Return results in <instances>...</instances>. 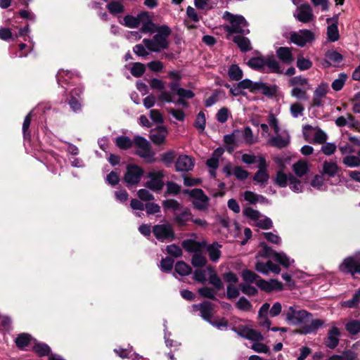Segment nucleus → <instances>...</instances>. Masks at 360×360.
<instances>
[{
    "instance_id": "nucleus-48",
    "label": "nucleus",
    "mask_w": 360,
    "mask_h": 360,
    "mask_svg": "<svg viewBox=\"0 0 360 360\" xmlns=\"http://www.w3.org/2000/svg\"><path fill=\"white\" fill-rule=\"evenodd\" d=\"M288 176H287L282 170H279L276 173L275 184L280 188H285L288 184Z\"/></svg>"
},
{
    "instance_id": "nucleus-44",
    "label": "nucleus",
    "mask_w": 360,
    "mask_h": 360,
    "mask_svg": "<svg viewBox=\"0 0 360 360\" xmlns=\"http://www.w3.org/2000/svg\"><path fill=\"white\" fill-rule=\"evenodd\" d=\"M198 294L205 298H208L212 300H217L215 297L216 292L211 288L205 286L198 290Z\"/></svg>"
},
{
    "instance_id": "nucleus-10",
    "label": "nucleus",
    "mask_w": 360,
    "mask_h": 360,
    "mask_svg": "<svg viewBox=\"0 0 360 360\" xmlns=\"http://www.w3.org/2000/svg\"><path fill=\"white\" fill-rule=\"evenodd\" d=\"M278 90L276 85L269 86L262 82H254L249 79V91L255 94L260 93L269 98L276 96Z\"/></svg>"
},
{
    "instance_id": "nucleus-30",
    "label": "nucleus",
    "mask_w": 360,
    "mask_h": 360,
    "mask_svg": "<svg viewBox=\"0 0 360 360\" xmlns=\"http://www.w3.org/2000/svg\"><path fill=\"white\" fill-rule=\"evenodd\" d=\"M175 271L181 276H188L191 271V267L183 261H179L174 266Z\"/></svg>"
},
{
    "instance_id": "nucleus-2",
    "label": "nucleus",
    "mask_w": 360,
    "mask_h": 360,
    "mask_svg": "<svg viewBox=\"0 0 360 360\" xmlns=\"http://www.w3.org/2000/svg\"><path fill=\"white\" fill-rule=\"evenodd\" d=\"M249 67L262 72L283 73L279 62L272 53L266 56L259 55L251 58L249 59Z\"/></svg>"
},
{
    "instance_id": "nucleus-45",
    "label": "nucleus",
    "mask_w": 360,
    "mask_h": 360,
    "mask_svg": "<svg viewBox=\"0 0 360 360\" xmlns=\"http://www.w3.org/2000/svg\"><path fill=\"white\" fill-rule=\"evenodd\" d=\"M174 260L170 257L162 258L160 261V268L162 272L169 273L172 270Z\"/></svg>"
},
{
    "instance_id": "nucleus-8",
    "label": "nucleus",
    "mask_w": 360,
    "mask_h": 360,
    "mask_svg": "<svg viewBox=\"0 0 360 360\" xmlns=\"http://www.w3.org/2000/svg\"><path fill=\"white\" fill-rule=\"evenodd\" d=\"M223 18L225 20L230 22V25H224V30L229 34H243L241 25L245 22V19L242 15H235L229 11L224 13Z\"/></svg>"
},
{
    "instance_id": "nucleus-6",
    "label": "nucleus",
    "mask_w": 360,
    "mask_h": 360,
    "mask_svg": "<svg viewBox=\"0 0 360 360\" xmlns=\"http://www.w3.org/2000/svg\"><path fill=\"white\" fill-rule=\"evenodd\" d=\"M152 232L155 238L162 243H169L176 238L173 226L169 223L154 225Z\"/></svg>"
},
{
    "instance_id": "nucleus-14",
    "label": "nucleus",
    "mask_w": 360,
    "mask_h": 360,
    "mask_svg": "<svg viewBox=\"0 0 360 360\" xmlns=\"http://www.w3.org/2000/svg\"><path fill=\"white\" fill-rule=\"evenodd\" d=\"M149 180L146 182V186L152 191H161L164 186L162 171L150 172L148 174Z\"/></svg>"
},
{
    "instance_id": "nucleus-59",
    "label": "nucleus",
    "mask_w": 360,
    "mask_h": 360,
    "mask_svg": "<svg viewBox=\"0 0 360 360\" xmlns=\"http://www.w3.org/2000/svg\"><path fill=\"white\" fill-rule=\"evenodd\" d=\"M277 252L265 243H262L261 255L264 257H273L274 259Z\"/></svg>"
},
{
    "instance_id": "nucleus-24",
    "label": "nucleus",
    "mask_w": 360,
    "mask_h": 360,
    "mask_svg": "<svg viewBox=\"0 0 360 360\" xmlns=\"http://www.w3.org/2000/svg\"><path fill=\"white\" fill-rule=\"evenodd\" d=\"M203 248H206L207 252L208 253L210 259L212 262H217L221 257V245L218 243L217 242H214L212 244L207 245L205 243V246Z\"/></svg>"
},
{
    "instance_id": "nucleus-1",
    "label": "nucleus",
    "mask_w": 360,
    "mask_h": 360,
    "mask_svg": "<svg viewBox=\"0 0 360 360\" xmlns=\"http://www.w3.org/2000/svg\"><path fill=\"white\" fill-rule=\"evenodd\" d=\"M156 34L152 39H143V43L150 52L160 53L169 47L168 37L172 33L171 28L166 25L156 27Z\"/></svg>"
},
{
    "instance_id": "nucleus-58",
    "label": "nucleus",
    "mask_w": 360,
    "mask_h": 360,
    "mask_svg": "<svg viewBox=\"0 0 360 360\" xmlns=\"http://www.w3.org/2000/svg\"><path fill=\"white\" fill-rule=\"evenodd\" d=\"M134 53L139 57L146 58L149 55V51H147V48L145 45L139 44L133 47Z\"/></svg>"
},
{
    "instance_id": "nucleus-32",
    "label": "nucleus",
    "mask_w": 360,
    "mask_h": 360,
    "mask_svg": "<svg viewBox=\"0 0 360 360\" xmlns=\"http://www.w3.org/2000/svg\"><path fill=\"white\" fill-rule=\"evenodd\" d=\"M31 336L27 333H21L17 336L15 340V343L18 348L23 349L27 347L30 342Z\"/></svg>"
},
{
    "instance_id": "nucleus-41",
    "label": "nucleus",
    "mask_w": 360,
    "mask_h": 360,
    "mask_svg": "<svg viewBox=\"0 0 360 360\" xmlns=\"http://www.w3.org/2000/svg\"><path fill=\"white\" fill-rule=\"evenodd\" d=\"M146 72L145 65L141 63H134L130 70L131 74L135 77H141Z\"/></svg>"
},
{
    "instance_id": "nucleus-27",
    "label": "nucleus",
    "mask_w": 360,
    "mask_h": 360,
    "mask_svg": "<svg viewBox=\"0 0 360 360\" xmlns=\"http://www.w3.org/2000/svg\"><path fill=\"white\" fill-rule=\"evenodd\" d=\"M240 133L239 130H235L231 134L224 135V141L227 146L226 149L229 153H232L234 150L236 145V138Z\"/></svg>"
},
{
    "instance_id": "nucleus-46",
    "label": "nucleus",
    "mask_w": 360,
    "mask_h": 360,
    "mask_svg": "<svg viewBox=\"0 0 360 360\" xmlns=\"http://www.w3.org/2000/svg\"><path fill=\"white\" fill-rule=\"evenodd\" d=\"M345 329L351 335H357L360 332V321L359 320L349 321L345 325Z\"/></svg>"
},
{
    "instance_id": "nucleus-15",
    "label": "nucleus",
    "mask_w": 360,
    "mask_h": 360,
    "mask_svg": "<svg viewBox=\"0 0 360 360\" xmlns=\"http://www.w3.org/2000/svg\"><path fill=\"white\" fill-rule=\"evenodd\" d=\"M223 172L227 177L234 176L239 181H243L248 178V171L240 166L233 167L231 163L226 164L223 167Z\"/></svg>"
},
{
    "instance_id": "nucleus-52",
    "label": "nucleus",
    "mask_w": 360,
    "mask_h": 360,
    "mask_svg": "<svg viewBox=\"0 0 360 360\" xmlns=\"http://www.w3.org/2000/svg\"><path fill=\"white\" fill-rule=\"evenodd\" d=\"M233 41L238 46L242 51H248V41L245 37L241 36L240 34H237V35L233 37Z\"/></svg>"
},
{
    "instance_id": "nucleus-7",
    "label": "nucleus",
    "mask_w": 360,
    "mask_h": 360,
    "mask_svg": "<svg viewBox=\"0 0 360 360\" xmlns=\"http://www.w3.org/2000/svg\"><path fill=\"white\" fill-rule=\"evenodd\" d=\"M184 194H187L193 199V207L198 210H205L209 206L210 198L200 188L184 189Z\"/></svg>"
},
{
    "instance_id": "nucleus-26",
    "label": "nucleus",
    "mask_w": 360,
    "mask_h": 360,
    "mask_svg": "<svg viewBox=\"0 0 360 360\" xmlns=\"http://www.w3.org/2000/svg\"><path fill=\"white\" fill-rule=\"evenodd\" d=\"M340 171V167L335 162L324 161L322 167V175H327L329 177H334Z\"/></svg>"
},
{
    "instance_id": "nucleus-36",
    "label": "nucleus",
    "mask_w": 360,
    "mask_h": 360,
    "mask_svg": "<svg viewBox=\"0 0 360 360\" xmlns=\"http://www.w3.org/2000/svg\"><path fill=\"white\" fill-rule=\"evenodd\" d=\"M72 77V73L68 70H60L56 75L57 82L60 86L63 83H68Z\"/></svg>"
},
{
    "instance_id": "nucleus-38",
    "label": "nucleus",
    "mask_w": 360,
    "mask_h": 360,
    "mask_svg": "<svg viewBox=\"0 0 360 360\" xmlns=\"http://www.w3.org/2000/svg\"><path fill=\"white\" fill-rule=\"evenodd\" d=\"M325 56L328 60L336 64L340 63L343 60L342 55L333 49L328 50L325 53Z\"/></svg>"
},
{
    "instance_id": "nucleus-35",
    "label": "nucleus",
    "mask_w": 360,
    "mask_h": 360,
    "mask_svg": "<svg viewBox=\"0 0 360 360\" xmlns=\"http://www.w3.org/2000/svg\"><path fill=\"white\" fill-rule=\"evenodd\" d=\"M32 117V111H30L25 116L23 123H22V130L24 139H30L31 137V134H30V131L29 129H30Z\"/></svg>"
},
{
    "instance_id": "nucleus-64",
    "label": "nucleus",
    "mask_w": 360,
    "mask_h": 360,
    "mask_svg": "<svg viewBox=\"0 0 360 360\" xmlns=\"http://www.w3.org/2000/svg\"><path fill=\"white\" fill-rule=\"evenodd\" d=\"M274 259L278 262L283 266L288 268L290 266L289 258L285 253L283 252H277L276 255Z\"/></svg>"
},
{
    "instance_id": "nucleus-19",
    "label": "nucleus",
    "mask_w": 360,
    "mask_h": 360,
    "mask_svg": "<svg viewBox=\"0 0 360 360\" xmlns=\"http://www.w3.org/2000/svg\"><path fill=\"white\" fill-rule=\"evenodd\" d=\"M258 171L255 174L253 180L262 184L266 183L269 179L266 171L267 164L265 158L259 159V164L257 165Z\"/></svg>"
},
{
    "instance_id": "nucleus-37",
    "label": "nucleus",
    "mask_w": 360,
    "mask_h": 360,
    "mask_svg": "<svg viewBox=\"0 0 360 360\" xmlns=\"http://www.w3.org/2000/svg\"><path fill=\"white\" fill-rule=\"evenodd\" d=\"M206 125L205 115L202 111H200L196 116L194 127L198 130L199 133H202L205 130Z\"/></svg>"
},
{
    "instance_id": "nucleus-40",
    "label": "nucleus",
    "mask_w": 360,
    "mask_h": 360,
    "mask_svg": "<svg viewBox=\"0 0 360 360\" xmlns=\"http://www.w3.org/2000/svg\"><path fill=\"white\" fill-rule=\"evenodd\" d=\"M107 8L108 11L113 15L120 14L124 12L123 5L117 1H112L108 4Z\"/></svg>"
},
{
    "instance_id": "nucleus-49",
    "label": "nucleus",
    "mask_w": 360,
    "mask_h": 360,
    "mask_svg": "<svg viewBox=\"0 0 360 360\" xmlns=\"http://www.w3.org/2000/svg\"><path fill=\"white\" fill-rule=\"evenodd\" d=\"M33 349L34 352L40 356H47L51 352V348L46 344L44 343L36 344Z\"/></svg>"
},
{
    "instance_id": "nucleus-39",
    "label": "nucleus",
    "mask_w": 360,
    "mask_h": 360,
    "mask_svg": "<svg viewBox=\"0 0 360 360\" xmlns=\"http://www.w3.org/2000/svg\"><path fill=\"white\" fill-rule=\"evenodd\" d=\"M288 179L290 183V188L292 191L296 193L302 192V182L297 177L290 174L288 175Z\"/></svg>"
},
{
    "instance_id": "nucleus-56",
    "label": "nucleus",
    "mask_w": 360,
    "mask_h": 360,
    "mask_svg": "<svg viewBox=\"0 0 360 360\" xmlns=\"http://www.w3.org/2000/svg\"><path fill=\"white\" fill-rule=\"evenodd\" d=\"M167 194L178 195L181 191V186L175 182L167 181L166 184Z\"/></svg>"
},
{
    "instance_id": "nucleus-51",
    "label": "nucleus",
    "mask_w": 360,
    "mask_h": 360,
    "mask_svg": "<svg viewBox=\"0 0 360 360\" xmlns=\"http://www.w3.org/2000/svg\"><path fill=\"white\" fill-rule=\"evenodd\" d=\"M342 162L349 167H356L360 165V158L354 155H347L343 158Z\"/></svg>"
},
{
    "instance_id": "nucleus-23",
    "label": "nucleus",
    "mask_w": 360,
    "mask_h": 360,
    "mask_svg": "<svg viewBox=\"0 0 360 360\" xmlns=\"http://www.w3.org/2000/svg\"><path fill=\"white\" fill-rule=\"evenodd\" d=\"M276 56L285 65H290L293 61V56L291 49L286 46H281L276 51Z\"/></svg>"
},
{
    "instance_id": "nucleus-4",
    "label": "nucleus",
    "mask_w": 360,
    "mask_h": 360,
    "mask_svg": "<svg viewBox=\"0 0 360 360\" xmlns=\"http://www.w3.org/2000/svg\"><path fill=\"white\" fill-rule=\"evenodd\" d=\"M255 285L262 291L271 293L274 291L279 292L283 290V284L277 279L266 281L253 271H249V283Z\"/></svg>"
},
{
    "instance_id": "nucleus-5",
    "label": "nucleus",
    "mask_w": 360,
    "mask_h": 360,
    "mask_svg": "<svg viewBox=\"0 0 360 360\" xmlns=\"http://www.w3.org/2000/svg\"><path fill=\"white\" fill-rule=\"evenodd\" d=\"M134 143L136 147V155L143 159L147 163L155 162V153L152 150L150 143L143 136H136Z\"/></svg>"
},
{
    "instance_id": "nucleus-54",
    "label": "nucleus",
    "mask_w": 360,
    "mask_h": 360,
    "mask_svg": "<svg viewBox=\"0 0 360 360\" xmlns=\"http://www.w3.org/2000/svg\"><path fill=\"white\" fill-rule=\"evenodd\" d=\"M209 283L212 285L217 290L224 288V285L221 278L214 272L210 275Z\"/></svg>"
},
{
    "instance_id": "nucleus-43",
    "label": "nucleus",
    "mask_w": 360,
    "mask_h": 360,
    "mask_svg": "<svg viewBox=\"0 0 360 360\" xmlns=\"http://www.w3.org/2000/svg\"><path fill=\"white\" fill-rule=\"evenodd\" d=\"M162 207L165 210H172L175 212L181 209L180 203L174 199H167L163 200Z\"/></svg>"
},
{
    "instance_id": "nucleus-22",
    "label": "nucleus",
    "mask_w": 360,
    "mask_h": 360,
    "mask_svg": "<svg viewBox=\"0 0 360 360\" xmlns=\"http://www.w3.org/2000/svg\"><path fill=\"white\" fill-rule=\"evenodd\" d=\"M340 332L338 328L333 326L332 327L328 333L327 340L326 341V345L330 349H335L339 344V336Z\"/></svg>"
},
{
    "instance_id": "nucleus-57",
    "label": "nucleus",
    "mask_w": 360,
    "mask_h": 360,
    "mask_svg": "<svg viewBox=\"0 0 360 360\" xmlns=\"http://www.w3.org/2000/svg\"><path fill=\"white\" fill-rule=\"evenodd\" d=\"M309 84L308 79L302 76L293 77L289 80V84L290 86H305Z\"/></svg>"
},
{
    "instance_id": "nucleus-62",
    "label": "nucleus",
    "mask_w": 360,
    "mask_h": 360,
    "mask_svg": "<svg viewBox=\"0 0 360 360\" xmlns=\"http://www.w3.org/2000/svg\"><path fill=\"white\" fill-rule=\"evenodd\" d=\"M328 90V86L326 83L322 82L319 86L315 89L314 92V96L319 98H323L326 96Z\"/></svg>"
},
{
    "instance_id": "nucleus-20",
    "label": "nucleus",
    "mask_w": 360,
    "mask_h": 360,
    "mask_svg": "<svg viewBox=\"0 0 360 360\" xmlns=\"http://www.w3.org/2000/svg\"><path fill=\"white\" fill-rule=\"evenodd\" d=\"M181 212H174V221L179 226H184L188 221L192 220V213L189 208L184 207L180 210Z\"/></svg>"
},
{
    "instance_id": "nucleus-13",
    "label": "nucleus",
    "mask_w": 360,
    "mask_h": 360,
    "mask_svg": "<svg viewBox=\"0 0 360 360\" xmlns=\"http://www.w3.org/2000/svg\"><path fill=\"white\" fill-rule=\"evenodd\" d=\"M290 41L300 46L303 47L307 42H311L314 39V33L309 30H301L300 33L295 32L290 34Z\"/></svg>"
},
{
    "instance_id": "nucleus-9",
    "label": "nucleus",
    "mask_w": 360,
    "mask_h": 360,
    "mask_svg": "<svg viewBox=\"0 0 360 360\" xmlns=\"http://www.w3.org/2000/svg\"><path fill=\"white\" fill-rule=\"evenodd\" d=\"M143 169L137 165L129 164L126 167V172L124 176V181L127 187L137 185L143 175Z\"/></svg>"
},
{
    "instance_id": "nucleus-21",
    "label": "nucleus",
    "mask_w": 360,
    "mask_h": 360,
    "mask_svg": "<svg viewBox=\"0 0 360 360\" xmlns=\"http://www.w3.org/2000/svg\"><path fill=\"white\" fill-rule=\"evenodd\" d=\"M255 268L257 271L264 274H267L269 271L278 274L281 271L280 266L273 263L271 260L267 261L266 263L257 262Z\"/></svg>"
},
{
    "instance_id": "nucleus-17",
    "label": "nucleus",
    "mask_w": 360,
    "mask_h": 360,
    "mask_svg": "<svg viewBox=\"0 0 360 360\" xmlns=\"http://www.w3.org/2000/svg\"><path fill=\"white\" fill-rule=\"evenodd\" d=\"M167 133L165 126H158L150 131V139L154 144L160 146L165 143Z\"/></svg>"
},
{
    "instance_id": "nucleus-3",
    "label": "nucleus",
    "mask_w": 360,
    "mask_h": 360,
    "mask_svg": "<svg viewBox=\"0 0 360 360\" xmlns=\"http://www.w3.org/2000/svg\"><path fill=\"white\" fill-rule=\"evenodd\" d=\"M283 316H285V321L292 326H299L305 324L309 321V318L312 314L304 310L300 309L297 305H292L285 309L283 313Z\"/></svg>"
},
{
    "instance_id": "nucleus-28",
    "label": "nucleus",
    "mask_w": 360,
    "mask_h": 360,
    "mask_svg": "<svg viewBox=\"0 0 360 360\" xmlns=\"http://www.w3.org/2000/svg\"><path fill=\"white\" fill-rule=\"evenodd\" d=\"M228 76L231 80L240 81L243 76V72L237 64H232L228 69Z\"/></svg>"
},
{
    "instance_id": "nucleus-11",
    "label": "nucleus",
    "mask_w": 360,
    "mask_h": 360,
    "mask_svg": "<svg viewBox=\"0 0 360 360\" xmlns=\"http://www.w3.org/2000/svg\"><path fill=\"white\" fill-rule=\"evenodd\" d=\"M339 269L342 273L352 276L360 275V262L354 257H347L340 265Z\"/></svg>"
},
{
    "instance_id": "nucleus-31",
    "label": "nucleus",
    "mask_w": 360,
    "mask_h": 360,
    "mask_svg": "<svg viewBox=\"0 0 360 360\" xmlns=\"http://www.w3.org/2000/svg\"><path fill=\"white\" fill-rule=\"evenodd\" d=\"M292 168L295 174L299 177L304 176L309 169L307 163L300 160L295 162L293 165Z\"/></svg>"
},
{
    "instance_id": "nucleus-53",
    "label": "nucleus",
    "mask_w": 360,
    "mask_h": 360,
    "mask_svg": "<svg viewBox=\"0 0 360 360\" xmlns=\"http://www.w3.org/2000/svg\"><path fill=\"white\" fill-rule=\"evenodd\" d=\"M270 143L272 146L281 149L285 148L288 145L289 141L284 139L283 137L278 136L273 137L271 139Z\"/></svg>"
},
{
    "instance_id": "nucleus-29",
    "label": "nucleus",
    "mask_w": 360,
    "mask_h": 360,
    "mask_svg": "<svg viewBox=\"0 0 360 360\" xmlns=\"http://www.w3.org/2000/svg\"><path fill=\"white\" fill-rule=\"evenodd\" d=\"M133 142L128 136H119L115 139V144L117 147L122 150H128L132 145Z\"/></svg>"
},
{
    "instance_id": "nucleus-42",
    "label": "nucleus",
    "mask_w": 360,
    "mask_h": 360,
    "mask_svg": "<svg viewBox=\"0 0 360 360\" xmlns=\"http://www.w3.org/2000/svg\"><path fill=\"white\" fill-rule=\"evenodd\" d=\"M347 76L345 73H340L338 75V78L335 79L331 84V87L333 90L338 91H340L347 80Z\"/></svg>"
},
{
    "instance_id": "nucleus-61",
    "label": "nucleus",
    "mask_w": 360,
    "mask_h": 360,
    "mask_svg": "<svg viewBox=\"0 0 360 360\" xmlns=\"http://www.w3.org/2000/svg\"><path fill=\"white\" fill-rule=\"evenodd\" d=\"M166 250L167 253L173 257H179L182 255V250L177 245L172 244L167 245Z\"/></svg>"
},
{
    "instance_id": "nucleus-47",
    "label": "nucleus",
    "mask_w": 360,
    "mask_h": 360,
    "mask_svg": "<svg viewBox=\"0 0 360 360\" xmlns=\"http://www.w3.org/2000/svg\"><path fill=\"white\" fill-rule=\"evenodd\" d=\"M297 67L301 71L307 70L312 67V62L302 56H298L297 60Z\"/></svg>"
},
{
    "instance_id": "nucleus-33",
    "label": "nucleus",
    "mask_w": 360,
    "mask_h": 360,
    "mask_svg": "<svg viewBox=\"0 0 360 360\" xmlns=\"http://www.w3.org/2000/svg\"><path fill=\"white\" fill-rule=\"evenodd\" d=\"M327 37L328 41L335 42L340 39L338 27L335 24H331L327 27Z\"/></svg>"
},
{
    "instance_id": "nucleus-63",
    "label": "nucleus",
    "mask_w": 360,
    "mask_h": 360,
    "mask_svg": "<svg viewBox=\"0 0 360 360\" xmlns=\"http://www.w3.org/2000/svg\"><path fill=\"white\" fill-rule=\"evenodd\" d=\"M68 103L75 112H78L82 109L81 100L78 99L77 97H70Z\"/></svg>"
},
{
    "instance_id": "nucleus-50",
    "label": "nucleus",
    "mask_w": 360,
    "mask_h": 360,
    "mask_svg": "<svg viewBox=\"0 0 360 360\" xmlns=\"http://www.w3.org/2000/svg\"><path fill=\"white\" fill-rule=\"evenodd\" d=\"M207 263V259L200 253L195 252L191 259V264L195 267H202Z\"/></svg>"
},
{
    "instance_id": "nucleus-12",
    "label": "nucleus",
    "mask_w": 360,
    "mask_h": 360,
    "mask_svg": "<svg viewBox=\"0 0 360 360\" xmlns=\"http://www.w3.org/2000/svg\"><path fill=\"white\" fill-rule=\"evenodd\" d=\"M191 312L200 311V316L202 319L209 323H212V317L214 309V305L210 302L204 301L199 304H194L191 306Z\"/></svg>"
},
{
    "instance_id": "nucleus-60",
    "label": "nucleus",
    "mask_w": 360,
    "mask_h": 360,
    "mask_svg": "<svg viewBox=\"0 0 360 360\" xmlns=\"http://www.w3.org/2000/svg\"><path fill=\"white\" fill-rule=\"evenodd\" d=\"M255 226L262 229H270L273 226L272 221L270 218L265 217L262 219H259L256 224Z\"/></svg>"
},
{
    "instance_id": "nucleus-34",
    "label": "nucleus",
    "mask_w": 360,
    "mask_h": 360,
    "mask_svg": "<svg viewBox=\"0 0 360 360\" xmlns=\"http://www.w3.org/2000/svg\"><path fill=\"white\" fill-rule=\"evenodd\" d=\"M141 20L139 17L127 15L123 18V25L129 28H136L139 26Z\"/></svg>"
},
{
    "instance_id": "nucleus-55",
    "label": "nucleus",
    "mask_w": 360,
    "mask_h": 360,
    "mask_svg": "<svg viewBox=\"0 0 360 360\" xmlns=\"http://www.w3.org/2000/svg\"><path fill=\"white\" fill-rule=\"evenodd\" d=\"M290 95L293 97L300 100H307L308 96L306 90H303L297 86L294 87L291 91Z\"/></svg>"
},
{
    "instance_id": "nucleus-18",
    "label": "nucleus",
    "mask_w": 360,
    "mask_h": 360,
    "mask_svg": "<svg viewBox=\"0 0 360 360\" xmlns=\"http://www.w3.org/2000/svg\"><path fill=\"white\" fill-rule=\"evenodd\" d=\"M295 17L298 21L303 23L310 22L314 18L310 5L309 4H301L298 7V13Z\"/></svg>"
},
{
    "instance_id": "nucleus-25",
    "label": "nucleus",
    "mask_w": 360,
    "mask_h": 360,
    "mask_svg": "<svg viewBox=\"0 0 360 360\" xmlns=\"http://www.w3.org/2000/svg\"><path fill=\"white\" fill-rule=\"evenodd\" d=\"M182 248L188 252H197L205 246V242L200 243L195 240H184L181 243Z\"/></svg>"
},
{
    "instance_id": "nucleus-16",
    "label": "nucleus",
    "mask_w": 360,
    "mask_h": 360,
    "mask_svg": "<svg viewBox=\"0 0 360 360\" xmlns=\"http://www.w3.org/2000/svg\"><path fill=\"white\" fill-rule=\"evenodd\" d=\"M175 167L177 172H189L194 167V160L188 155H181L176 161Z\"/></svg>"
}]
</instances>
